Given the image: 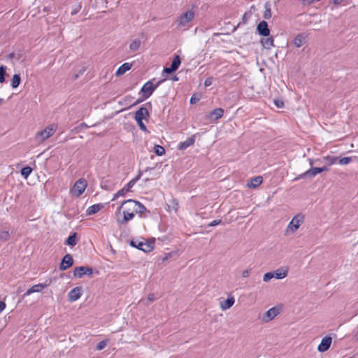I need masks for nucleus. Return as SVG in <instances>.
<instances>
[{"label": "nucleus", "mask_w": 358, "mask_h": 358, "mask_svg": "<svg viewBox=\"0 0 358 358\" xmlns=\"http://www.w3.org/2000/svg\"><path fill=\"white\" fill-rule=\"evenodd\" d=\"M190 102H191V103H194L195 102V99L193 97H192L191 99H190Z\"/></svg>", "instance_id": "obj_55"}, {"label": "nucleus", "mask_w": 358, "mask_h": 358, "mask_svg": "<svg viewBox=\"0 0 358 358\" xmlns=\"http://www.w3.org/2000/svg\"><path fill=\"white\" fill-rule=\"evenodd\" d=\"M141 45V41L139 39H135L132 41L129 45V49L135 52L138 50Z\"/></svg>", "instance_id": "obj_30"}, {"label": "nucleus", "mask_w": 358, "mask_h": 358, "mask_svg": "<svg viewBox=\"0 0 358 358\" xmlns=\"http://www.w3.org/2000/svg\"><path fill=\"white\" fill-rule=\"evenodd\" d=\"M331 342L332 338L330 336L324 337L317 347V350L321 352L327 351L329 348Z\"/></svg>", "instance_id": "obj_12"}, {"label": "nucleus", "mask_w": 358, "mask_h": 358, "mask_svg": "<svg viewBox=\"0 0 358 358\" xmlns=\"http://www.w3.org/2000/svg\"><path fill=\"white\" fill-rule=\"evenodd\" d=\"M316 176V173L315 172V170L313 168L310 169L309 170L306 171L303 173L300 174L299 176L296 177L294 180H298L301 178H313Z\"/></svg>", "instance_id": "obj_23"}, {"label": "nucleus", "mask_w": 358, "mask_h": 358, "mask_svg": "<svg viewBox=\"0 0 358 358\" xmlns=\"http://www.w3.org/2000/svg\"><path fill=\"white\" fill-rule=\"evenodd\" d=\"M273 274V278L276 279H283L288 274V268L287 267H280L275 270L274 272H272Z\"/></svg>", "instance_id": "obj_17"}, {"label": "nucleus", "mask_w": 358, "mask_h": 358, "mask_svg": "<svg viewBox=\"0 0 358 358\" xmlns=\"http://www.w3.org/2000/svg\"><path fill=\"white\" fill-rule=\"evenodd\" d=\"M81 5L79 3L76 5L71 11V15H76L80 9H81Z\"/></svg>", "instance_id": "obj_44"}, {"label": "nucleus", "mask_w": 358, "mask_h": 358, "mask_svg": "<svg viewBox=\"0 0 358 358\" xmlns=\"http://www.w3.org/2000/svg\"><path fill=\"white\" fill-rule=\"evenodd\" d=\"M343 0H334L335 4H340Z\"/></svg>", "instance_id": "obj_51"}, {"label": "nucleus", "mask_w": 358, "mask_h": 358, "mask_svg": "<svg viewBox=\"0 0 358 358\" xmlns=\"http://www.w3.org/2000/svg\"><path fill=\"white\" fill-rule=\"evenodd\" d=\"M47 285L44 284H37L32 286L31 288L27 290V292L23 294V296H27L30 295L34 292H40L43 289H44Z\"/></svg>", "instance_id": "obj_19"}, {"label": "nucleus", "mask_w": 358, "mask_h": 358, "mask_svg": "<svg viewBox=\"0 0 358 358\" xmlns=\"http://www.w3.org/2000/svg\"><path fill=\"white\" fill-rule=\"evenodd\" d=\"M272 278H273V274L272 273V272H267L264 273L263 275V281L266 282H268Z\"/></svg>", "instance_id": "obj_37"}, {"label": "nucleus", "mask_w": 358, "mask_h": 358, "mask_svg": "<svg viewBox=\"0 0 358 358\" xmlns=\"http://www.w3.org/2000/svg\"><path fill=\"white\" fill-rule=\"evenodd\" d=\"M155 299V296L154 294H150L148 296V300L150 302L153 301Z\"/></svg>", "instance_id": "obj_47"}, {"label": "nucleus", "mask_w": 358, "mask_h": 358, "mask_svg": "<svg viewBox=\"0 0 358 358\" xmlns=\"http://www.w3.org/2000/svg\"><path fill=\"white\" fill-rule=\"evenodd\" d=\"M139 179V176L131 180L124 187L119 190L113 196V200H115L119 196H123L126 193L129 192L131 187L135 185L136 182Z\"/></svg>", "instance_id": "obj_9"}, {"label": "nucleus", "mask_w": 358, "mask_h": 358, "mask_svg": "<svg viewBox=\"0 0 358 358\" xmlns=\"http://www.w3.org/2000/svg\"><path fill=\"white\" fill-rule=\"evenodd\" d=\"M245 16H246V14H244V15H243L244 20H246Z\"/></svg>", "instance_id": "obj_58"}, {"label": "nucleus", "mask_w": 358, "mask_h": 358, "mask_svg": "<svg viewBox=\"0 0 358 358\" xmlns=\"http://www.w3.org/2000/svg\"><path fill=\"white\" fill-rule=\"evenodd\" d=\"M155 153L158 156H162L165 154V149L159 145H156L154 147Z\"/></svg>", "instance_id": "obj_32"}, {"label": "nucleus", "mask_w": 358, "mask_h": 358, "mask_svg": "<svg viewBox=\"0 0 358 358\" xmlns=\"http://www.w3.org/2000/svg\"><path fill=\"white\" fill-rule=\"evenodd\" d=\"M107 343H108V341L107 340L101 341V342H99L96 345V350H103L106 346Z\"/></svg>", "instance_id": "obj_39"}, {"label": "nucleus", "mask_w": 358, "mask_h": 358, "mask_svg": "<svg viewBox=\"0 0 358 358\" xmlns=\"http://www.w3.org/2000/svg\"><path fill=\"white\" fill-rule=\"evenodd\" d=\"M137 123H138V127H140V129L142 130V131H147V127L145 125V124L143 122V120H141V121H136Z\"/></svg>", "instance_id": "obj_43"}, {"label": "nucleus", "mask_w": 358, "mask_h": 358, "mask_svg": "<svg viewBox=\"0 0 358 358\" xmlns=\"http://www.w3.org/2000/svg\"><path fill=\"white\" fill-rule=\"evenodd\" d=\"M321 173L323 171H327L328 170L327 166L320 167Z\"/></svg>", "instance_id": "obj_50"}, {"label": "nucleus", "mask_w": 358, "mask_h": 358, "mask_svg": "<svg viewBox=\"0 0 358 358\" xmlns=\"http://www.w3.org/2000/svg\"><path fill=\"white\" fill-rule=\"evenodd\" d=\"M87 186V180L84 178H80L75 182L73 187L71 189V192L76 196H80L84 192Z\"/></svg>", "instance_id": "obj_6"}, {"label": "nucleus", "mask_w": 358, "mask_h": 358, "mask_svg": "<svg viewBox=\"0 0 358 358\" xmlns=\"http://www.w3.org/2000/svg\"><path fill=\"white\" fill-rule=\"evenodd\" d=\"M78 78V74H76V75H75V76H74L73 79H74V80H76V79H77Z\"/></svg>", "instance_id": "obj_56"}, {"label": "nucleus", "mask_w": 358, "mask_h": 358, "mask_svg": "<svg viewBox=\"0 0 358 358\" xmlns=\"http://www.w3.org/2000/svg\"><path fill=\"white\" fill-rule=\"evenodd\" d=\"M165 79L161 80L157 83L155 85L151 81H148L145 83L141 88V92L143 93V98L148 99L149 96L152 95L153 92L159 86L161 83H162Z\"/></svg>", "instance_id": "obj_5"}, {"label": "nucleus", "mask_w": 358, "mask_h": 358, "mask_svg": "<svg viewBox=\"0 0 358 358\" xmlns=\"http://www.w3.org/2000/svg\"><path fill=\"white\" fill-rule=\"evenodd\" d=\"M195 142V138L194 136L189 137L187 138L185 141L181 142L178 144V149L183 150L187 149L188 147L192 145Z\"/></svg>", "instance_id": "obj_20"}, {"label": "nucleus", "mask_w": 358, "mask_h": 358, "mask_svg": "<svg viewBox=\"0 0 358 358\" xmlns=\"http://www.w3.org/2000/svg\"><path fill=\"white\" fill-rule=\"evenodd\" d=\"M245 16H246V14H244V15H243L244 20H246Z\"/></svg>", "instance_id": "obj_57"}, {"label": "nucleus", "mask_w": 358, "mask_h": 358, "mask_svg": "<svg viewBox=\"0 0 358 358\" xmlns=\"http://www.w3.org/2000/svg\"><path fill=\"white\" fill-rule=\"evenodd\" d=\"M31 171L32 169L31 167L25 166L21 169V174L22 176H24V178H27L28 176L31 174Z\"/></svg>", "instance_id": "obj_33"}, {"label": "nucleus", "mask_w": 358, "mask_h": 358, "mask_svg": "<svg viewBox=\"0 0 358 358\" xmlns=\"http://www.w3.org/2000/svg\"><path fill=\"white\" fill-rule=\"evenodd\" d=\"M265 8H266V10H265V12L264 14V17L265 19H269L271 17V10L270 6L266 4L265 6Z\"/></svg>", "instance_id": "obj_38"}, {"label": "nucleus", "mask_w": 358, "mask_h": 358, "mask_svg": "<svg viewBox=\"0 0 358 358\" xmlns=\"http://www.w3.org/2000/svg\"><path fill=\"white\" fill-rule=\"evenodd\" d=\"M131 66H132L131 63H128V62L124 63L117 70V71L115 73L116 76H120L124 74L127 71H128L129 70L131 69Z\"/></svg>", "instance_id": "obj_21"}, {"label": "nucleus", "mask_w": 358, "mask_h": 358, "mask_svg": "<svg viewBox=\"0 0 358 358\" xmlns=\"http://www.w3.org/2000/svg\"><path fill=\"white\" fill-rule=\"evenodd\" d=\"M304 41H305L304 36L303 34H298L294 38V39L293 41V43L296 48H300L303 45V44L304 43Z\"/></svg>", "instance_id": "obj_28"}, {"label": "nucleus", "mask_w": 358, "mask_h": 358, "mask_svg": "<svg viewBox=\"0 0 358 358\" xmlns=\"http://www.w3.org/2000/svg\"><path fill=\"white\" fill-rule=\"evenodd\" d=\"M57 125L55 124H50L46 127L43 130H41L36 133V138L39 142H43L44 141L52 136L57 131Z\"/></svg>", "instance_id": "obj_4"}, {"label": "nucleus", "mask_w": 358, "mask_h": 358, "mask_svg": "<svg viewBox=\"0 0 358 358\" xmlns=\"http://www.w3.org/2000/svg\"><path fill=\"white\" fill-rule=\"evenodd\" d=\"M172 80L173 81H177L178 80V77L176 76H173L172 78H171Z\"/></svg>", "instance_id": "obj_52"}, {"label": "nucleus", "mask_w": 358, "mask_h": 358, "mask_svg": "<svg viewBox=\"0 0 358 358\" xmlns=\"http://www.w3.org/2000/svg\"><path fill=\"white\" fill-rule=\"evenodd\" d=\"M6 71V66L1 65L0 66V83H2L5 81V73Z\"/></svg>", "instance_id": "obj_34"}, {"label": "nucleus", "mask_w": 358, "mask_h": 358, "mask_svg": "<svg viewBox=\"0 0 358 358\" xmlns=\"http://www.w3.org/2000/svg\"><path fill=\"white\" fill-rule=\"evenodd\" d=\"M245 16H246V14H244V15H243L244 20H246Z\"/></svg>", "instance_id": "obj_59"}, {"label": "nucleus", "mask_w": 358, "mask_h": 358, "mask_svg": "<svg viewBox=\"0 0 358 358\" xmlns=\"http://www.w3.org/2000/svg\"><path fill=\"white\" fill-rule=\"evenodd\" d=\"M82 295V287H76L72 289L68 294V300L71 302L77 301Z\"/></svg>", "instance_id": "obj_11"}, {"label": "nucleus", "mask_w": 358, "mask_h": 358, "mask_svg": "<svg viewBox=\"0 0 358 358\" xmlns=\"http://www.w3.org/2000/svg\"><path fill=\"white\" fill-rule=\"evenodd\" d=\"M103 207V205L102 203L94 204L87 209V214L90 215H94L99 212Z\"/></svg>", "instance_id": "obj_24"}, {"label": "nucleus", "mask_w": 358, "mask_h": 358, "mask_svg": "<svg viewBox=\"0 0 358 358\" xmlns=\"http://www.w3.org/2000/svg\"><path fill=\"white\" fill-rule=\"evenodd\" d=\"M213 83V78H208L206 79L204 82V85L208 87L212 85Z\"/></svg>", "instance_id": "obj_45"}, {"label": "nucleus", "mask_w": 358, "mask_h": 358, "mask_svg": "<svg viewBox=\"0 0 358 358\" xmlns=\"http://www.w3.org/2000/svg\"><path fill=\"white\" fill-rule=\"evenodd\" d=\"M85 71V68H83L81 70H80L79 73L80 74H83L84 73V71Z\"/></svg>", "instance_id": "obj_53"}, {"label": "nucleus", "mask_w": 358, "mask_h": 358, "mask_svg": "<svg viewBox=\"0 0 358 358\" xmlns=\"http://www.w3.org/2000/svg\"><path fill=\"white\" fill-rule=\"evenodd\" d=\"M352 157H345L338 159V163L341 165H347L352 162Z\"/></svg>", "instance_id": "obj_35"}, {"label": "nucleus", "mask_w": 358, "mask_h": 358, "mask_svg": "<svg viewBox=\"0 0 358 358\" xmlns=\"http://www.w3.org/2000/svg\"><path fill=\"white\" fill-rule=\"evenodd\" d=\"M66 243L70 246H75L77 244L76 233L69 236L66 239Z\"/></svg>", "instance_id": "obj_29"}, {"label": "nucleus", "mask_w": 358, "mask_h": 358, "mask_svg": "<svg viewBox=\"0 0 358 358\" xmlns=\"http://www.w3.org/2000/svg\"><path fill=\"white\" fill-rule=\"evenodd\" d=\"M3 103H4L3 99L0 98V106L2 105Z\"/></svg>", "instance_id": "obj_54"}, {"label": "nucleus", "mask_w": 358, "mask_h": 358, "mask_svg": "<svg viewBox=\"0 0 358 358\" xmlns=\"http://www.w3.org/2000/svg\"><path fill=\"white\" fill-rule=\"evenodd\" d=\"M121 212L123 214V217H117V222L120 225H125L129 221L134 219L136 214H138L142 217L143 214L148 210L144 205L139 201L128 199L121 203L115 213L116 215H120Z\"/></svg>", "instance_id": "obj_1"}, {"label": "nucleus", "mask_w": 358, "mask_h": 358, "mask_svg": "<svg viewBox=\"0 0 358 358\" xmlns=\"http://www.w3.org/2000/svg\"><path fill=\"white\" fill-rule=\"evenodd\" d=\"M195 12L193 9L188 10L182 13L176 21L178 28L187 29L188 24L194 18Z\"/></svg>", "instance_id": "obj_3"}, {"label": "nucleus", "mask_w": 358, "mask_h": 358, "mask_svg": "<svg viewBox=\"0 0 358 358\" xmlns=\"http://www.w3.org/2000/svg\"><path fill=\"white\" fill-rule=\"evenodd\" d=\"M252 269H245L243 271L241 275L243 278H248L251 274Z\"/></svg>", "instance_id": "obj_42"}, {"label": "nucleus", "mask_w": 358, "mask_h": 358, "mask_svg": "<svg viewBox=\"0 0 358 358\" xmlns=\"http://www.w3.org/2000/svg\"><path fill=\"white\" fill-rule=\"evenodd\" d=\"M326 160L328 161V163L331 165L337 162L338 157L333 156H328L326 157Z\"/></svg>", "instance_id": "obj_40"}, {"label": "nucleus", "mask_w": 358, "mask_h": 358, "mask_svg": "<svg viewBox=\"0 0 358 358\" xmlns=\"http://www.w3.org/2000/svg\"><path fill=\"white\" fill-rule=\"evenodd\" d=\"M149 115L148 110L144 107L140 108L135 113L136 121H141Z\"/></svg>", "instance_id": "obj_18"}, {"label": "nucleus", "mask_w": 358, "mask_h": 358, "mask_svg": "<svg viewBox=\"0 0 358 358\" xmlns=\"http://www.w3.org/2000/svg\"><path fill=\"white\" fill-rule=\"evenodd\" d=\"M274 104L276 107L279 108H282L284 107V102L281 99H275L274 100Z\"/></svg>", "instance_id": "obj_41"}, {"label": "nucleus", "mask_w": 358, "mask_h": 358, "mask_svg": "<svg viewBox=\"0 0 358 358\" xmlns=\"http://www.w3.org/2000/svg\"><path fill=\"white\" fill-rule=\"evenodd\" d=\"M262 176H257L250 180V182L248 183V186L249 187L256 188L262 183Z\"/></svg>", "instance_id": "obj_25"}, {"label": "nucleus", "mask_w": 358, "mask_h": 358, "mask_svg": "<svg viewBox=\"0 0 358 358\" xmlns=\"http://www.w3.org/2000/svg\"><path fill=\"white\" fill-rule=\"evenodd\" d=\"M130 245L131 246L136 248L145 252H150L153 249V245L152 243H146L143 241L132 240L130 242Z\"/></svg>", "instance_id": "obj_8"}, {"label": "nucleus", "mask_w": 358, "mask_h": 358, "mask_svg": "<svg viewBox=\"0 0 358 358\" xmlns=\"http://www.w3.org/2000/svg\"><path fill=\"white\" fill-rule=\"evenodd\" d=\"M181 63L180 58L179 55H175L173 62L171 63V65L170 67L165 68L164 69V72L166 73H171L178 69L180 64Z\"/></svg>", "instance_id": "obj_14"}, {"label": "nucleus", "mask_w": 358, "mask_h": 358, "mask_svg": "<svg viewBox=\"0 0 358 358\" xmlns=\"http://www.w3.org/2000/svg\"><path fill=\"white\" fill-rule=\"evenodd\" d=\"M260 43L264 48L268 50L271 49L273 46H274L273 37L262 38Z\"/></svg>", "instance_id": "obj_22"}, {"label": "nucleus", "mask_w": 358, "mask_h": 358, "mask_svg": "<svg viewBox=\"0 0 358 358\" xmlns=\"http://www.w3.org/2000/svg\"><path fill=\"white\" fill-rule=\"evenodd\" d=\"M280 313V308L277 306H274L266 311L262 317H259V318L263 322L268 323L278 316Z\"/></svg>", "instance_id": "obj_7"}, {"label": "nucleus", "mask_w": 358, "mask_h": 358, "mask_svg": "<svg viewBox=\"0 0 358 358\" xmlns=\"http://www.w3.org/2000/svg\"><path fill=\"white\" fill-rule=\"evenodd\" d=\"M167 207L169 211H174L175 213H177L179 208V205L176 199H172L169 201Z\"/></svg>", "instance_id": "obj_27"}, {"label": "nucleus", "mask_w": 358, "mask_h": 358, "mask_svg": "<svg viewBox=\"0 0 358 358\" xmlns=\"http://www.w3.org/2000/svg\"><path fill=\"white\" fill-rule=\"evenodd\" d=\"M224 113V110L221 108H217L214 109L211 113H210V117L213 118L214 120H218L220 117H222Z\"/></svg>", "instance_id": "obj_26"}, {"label": "nucleus", "mask_w": 358, "mask_h": 358, "mask_svg": "<svg viewBox=\"0 0 358 358\" xmlns=\"http://www.w3.org/2000/svg\"><path fill=\"white\" fill-rule=\"evenodd\" d=\"M304 221L305 215L303 214H296L287 224L285 230V234L286 236H289L294 234L299 229L300 226L304 222Z\"/></svg>", "instance_id": "obj_2"}, {"label": "nucleus", "mask_w": 358, "mask_h": 358, "mask_svg": "<svg viewBox=\"0 0 358 358\" xmlns=\"http://www.w3.org/2000/svg\"><path fill=\"white\" fill-rule=\"evenodd\" d=\"M92 268L90 267H86V266H78L75 268L73 271V275L75 277L77 278H81L84 275H90L92 274Z\"/></svg>", "instance_id": "obj_10"}, {"label": "nucleus", "mask_w": 358, "mask_h": 358, "mask_svg": "<svg viewBox=\"0 0 358 358\" xmlns=\"http://www.w3.org/2000/svg\"><path fill=\"white\" fill-rule=\"evenodd\" d=\"M6 304L4 302L0 301V313L5 309Z\"/></svg>", "instance_id": "obj_48"}, {"label": "nucleus", "mask_w": 358, "mask_h": 358, "mask_svg": "<svg viewBox=\"0 0 358 358\" xmlns=\"http://www.w3.org/2000/svg\"><path fill=\"white\" fill-rule=\"evenodd\" d=\"M73 263V258L71 255H66L60 264L59 268L61 271H65L72 266Z\"/></svg>", "instance_id": "obj_15"}, {"label": "nucleus", "mask_w": 358, "mask_h": 358, "mask_svg": "<svg viewBox=\"0 0 358 358\" xmlns=\"http://www.w3.org/2000/svg\"><path fill=\"white\" fill-rule=\"evenodd\" d=\"M257 31L259 35L263 36H268L270 34V30L268 27V24L264 20L260 22L258 24L257 27Z\"/></svg>", "instance_id": "obj_13"}, {"label": "nucleus", "mask_w": 358, "mask_h": 358, "mask_svg": "<svg viewBox=\"0 0 358 358\" xmlns=\"http://www.w3.org/2000/svg\"><path fill=\"white\" fill-rule=\"evenodd\" d=\"M313 169L315 170V172L316 175L320 173H321L320 167V168L319 167H314Z\"/></svg>", "instance_id": "obj_49"}, {"label": "nucleus", "mask_w": 358, "mask_h": 358, "mask_svg": "<svg viewBox=\"0 0 358 358\" xmlns=\"http://www.w3.org/2000/svg\"><path fill=\"white\" fill-rule=\"evenodd\" d=\"M235 303V299L233 296L229 295L226 300L220 302V308L222 310L229 309Z\"/></svg>", "instance_id": "obj_16"}, {"label": "nucleus", "mask_w": 358, "mask_h": 358, "mask_svg": "<svg viewBox=\"0 0 358 358\" xmlns=\"http://www.w3.org/2000/svg\"><path fill=\"white\" fill-rule=\"evenodd\" d=\"M10 234L8 231L3 230L0 231V240L7 241L9 239Z\"/></svg>", "instance_id": "obj_36"}, {"label": "nucleus", "mask_w": 358, "mask_h": 358, "mask_svg": "<svg viewBox=\"0 0 358 358\" xmlns=\"http://www.w3.org/2000/svg\"><path fill=\"white\" fill-rule=\"evenodd\" d=\"M20 81H21V78H20V75L15 74L13 76V78L11 80V87L13 88L17 87L20 83Z\"/></svg>", "instance_id": "obj_31"}, {"label": "nucleus", "mask_w": 358, "mask_h": 358, "mask_svg": "<svg viewBox=\"0 0 358 358\" xmlns=\"http://www.w3.org/2000/svg\"><path fill=\"white\" fill-rule=\"evenodd\" d=\"M220 222H221V220H213L210 223H209L208 226L209 227H214V226H216V225L219 224Z\"/></svg>", "instance_id": "obj_46"}, {"label": "nucleus", "mask_w": 358, "mask_h": 358, "mask_svg": "<svg viewBox=\"0 0 358 358\" xmlns=\"http://www.w3.org/2000/svg\"><path fill=\"white\" fill-rule=\"evenodd\" d=\"M357 162H358V157H357Z\"/></svg>", "instance_id": "obj_60"}]
</instances>
